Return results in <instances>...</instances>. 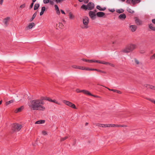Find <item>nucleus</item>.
I'll return each instance as SVG.
<instances>
[{"label": "nucleus", "instance_id": "nucleus-37", "mask_svg": "<svg viewBox=\"0 0 155 155\" xmlns=\"http://www.w3.org/2000/svg\"><path fill=\"white\" fill-rule=\"evenodd\" d=\"M40 100V104H42V105H44L45 104L44 102L43 101L44 100H42L41 99H41L39 100Z\"/></svg>", "mask_w": 155, "mask_h": 155}, {"label": "nucleus", "instance_id": "nucleus-28", "mask_svg": "<svg viewBox=\"0 0 155 155\" xmlns=\"http://www.w3.org/2000/svg\"><path fill=\"white\" fill-rule=\"evenodd\" d=\"M39 7V4H36L35 5L34 7V10H37Z\"/></svg>", "mask_w": 155, "mask_h": 155}, {"label": "nucleus", "instance_id": "nucleus-12", "mask_svg": "<svg viewBox=\"0 0 155 155\" xmlns=\"http://www.w3.org/2000/svg\"><path fill=\"white\" fill-rule=\"evenodd\" d=\"M10 19L9 17H8L5 18H4L3 20V22L5 25L7 26L8 25L7 22L8 20H9Z\"/></svg>", "mask_w": 155, "mask_h": 155}, {"label": "nucleus", "instance_id": "nucleus-26", "mask_svg": "<svg viewBox=\"0 0 155 155\" xmlns=\"http://www.w3.org/2000/svg\"><path fill=\"white\" fill-rule=\"evenodd\" d=\"M81 9H84L85 10H87V5H86L83 4V5L81 7Z\"/></svg>", "mask_w": 155, "mask_h": 155}, {"label": "nucleus", "instance_id": "nucleus-49", "mask_svg": "<svg viewBox=\"0 0 155 155\" xmlns=\"http://www.w3.org/2000/svg\"><path fill=\"white\" fill-rule=\"evenodd\" d=\"M54 7L55 10L59 9V8L57 5H54Z\"/></svg>", "mask_w": 155, "mask_h": 155}, {"label": "nucleus", "instance_id": "nucleus-56", "mask_svg": "<svg viewBox=\"0 0 155 155\" xmlns=\"http://www.w3.org/2000/svg\"><path fill=\"white\" fill-rule=\"evenodd\" d=\"M60 11H61V13L62 14H65V12H64L63 10L61 9L60 10Z\"/></svg>", "mask_w": 155, "mask_h": 155}, {"label": "nucleus", "instance_id": "nucleus-64", "mask_svg": "<svg viewBox=\"0 0 155 155\" xmlns=\"http://www.w3.org/2000/svg\"><path fill=\"white\" fill-rule=\"evenodd\" d=\"M3 0H0V4L2 5V4Z\"/></svg>", "mask_w": 155, "mask_h": 155}, {"label": "nucleus", "instance_id": "nucleus-58", "mask_svg": "<svg viewBox=\"0 0 155 155\" xmlns=\"http://www.w3.org/2000/svg\"><path fill=\"white\" fill-rule=\"evenodd\" d=\"M117 93L119 94H121V92L120 91H118L117 90V91L116 92Z\"/></svg>", "mask_w": 155, "mask_h": 155}, {"label": "nucleus", "instance_id": "nucleus-51", "mask_svg": "<svg viewBox=\"0 0 155 155\" xmlns=\"http://www.w3.org/2000/svg\"><path fill=\"white\" fill-rule=\"evenodd\" d=\"M56 11L57 14L58 15H60V12L59 11V10L58 9V10H56Z\"/></svg>", "mask_w": 155, "mask_h": 155}, {"label": "nucleus", "instance_id": "nucleus-15", "mask_svg": "<svg viewBox=\"0 0 155 155\" xmlns=\"http://www.w3.org/2000/svg\"><path fill=\"white\" fill-rule=\"evenodd\" d=\"M149 28L152 30L155 31V26H153V25L152 23L148 24Z\"/></svg>", "mask_w": 155, "mask_h": 155}, {"label": "nucleus", "instance_id": "nucleus-43", "mask_svg": "<svg viewBox=\"0 0 155 155\" xmlns=\"http://www.w3.org/2000/svg\"><path fill=\"white\" fill-rule=\"evenodd\" d=\"M89 63L95 62L94 60L88 59L87 62Z\"/></svg>", "mask_w": 155, "mask_h": 155}, {"label": "nucleus", "instance_id": "nucleus-52", "mask_svg": "<svg viewBox=\"0 0 155 155\" xmlns=\"http://www.w3.org/2000/svg\"><path fill=\"white\" fill-rule=\"evenodd\" d=\"M102 127H109V124H103V126H102Z\"/></svg>", "mask_w": 155, "mask_h": 155}, {"label": "nucleus", "instance_id": "nucleus-19", "mask_svg": "<svg viewBox=\"0 0 155 155\" xmlns=\"http://www.w3.org/2000/svg\"><path fill=\"white\" fill-rule=\"evenodd\" d=\"M35 25V24L34 22H32L29 24L28 26L27 27L29 29H31Z\"/></svg>", "mask_w": 155, "mask_h": 155}, {"label": "nucleus", "instance_id": "nucleus-40", "mask_svg": "<svg viewBox=\"0 0 155 155\" xmlns=\"http://www.w3.org/2000/svg\"><path fill=\"white\" fill-rule=\"evenodd\" d=\"M45 9H46V8H45V6L42 7L41 8V11L44 12L45 11Z\"/></svg>", "mask_w": 155, "mask_h": 155}, {"label": "nucleus", "instance_id": "nucleus-1", "mask_svg": "<svg viewBox=\"0 0 155 155\" xmlns=\"http://www.w3.org/2000/svg\"><path fill=\"white\" fill-rule=\"evenodd\" d=\"M30 107L34 110H43L45 109L44 107L40 104L39 100H32L30 101Z\"/></svg>", "mask_w": 155, "mask_h": 155}, {"label": "nucleus", "instance_id": "nucleus-18", "mask_svg": "<svg viewBox=\"0 0 155 155\" xmlns=\"http://www.w3.org/2000/svg\"><path fill=\"white\" fill-rule=\"evenodd\" d=\"M45 120H39L36 121L35 122V124H42L45 123Z\"/></svg>", "mask_w": 155, "mask_h": 155}, {"label": "nucleus", "instance_id": "nucleus-44", "mask_svg": "<svg viewBox=\"0 0 155 155\" xmlns=\"http://www.w3.org/2000/svg\"><path fill=\"white\" fill-rule=\"evenodd\" d=\"M109 127H116V124H109Z\"/></svg>", "mask_w": 155, "mask_h": 155}, {"label": "nucleus", "instance_id": "nucleus-35", "mask_svg": "<svg viewBox=\"0 0 155 155\" xmlns=\"http://www.w3.org/2000/svg\"><path fill=\"white\" fill-rule=\"evenodd\" d=\"M70 106H70V107H71L73 109H77V108L76 107L75 105L74 104L72 103V104Z\"/></svg>", "mask_w": 155, "mask_h": 155}, {"label": "nucleus", "instance_id": "nucleus-17", "mask_svg": "<svg viewBox=\"0 0 155 155\" xmlns=\"http://www.w3.org/2000/svg\"><path fill=\"white\" fill-rule=\"evenodd\" d=\"M96 8L98 9L100 11H104L106 9V7H104L103 8H101L100 5H97L96 6Z\"/></svg>", "mask_w": 155, "mask_h": 155}, {"label": "nucleus", "instance_id": "nucleus-55", "mask_svg": "<svg viewBox=\"0 0 155 155\" xmlns=\"http://www.w3.org/2000/svg\"><path fill=\"white\" fill-rule=\"evenodd\" d=\"M89 0H84V3L85 4L89 2Z\"/></svg>", "mask_w": 155, "mask_h": 155}, {"label": "nucleus", "instance_id": "nucleus-34", "mask_svg": "<svg viewBox=\"0 0 155 155\" xmlns=\"http://www.w3.org/2000/svg\"><path fill=\"white\" fill-rule=\"evenodd\" d=\"M68 138V136H66L64 137H62L60 141H63L64 140H66V139H67Z\"/></svg>", "mask_w": 155, "mask_h": 155}, {"label": "nucleus", "instance_id": "nucleus-9", "mask_svg": "<svg viewBox=\"0 0 155 155\" xmlns=\"http://www.w3.org/2000/svg\"><path fill=\"white\" fill-rule=\"evenodd\" d=\"M105 15V14L104 12H97L96 13V15L98 17H103Z\"/></svg>", "mask_w": 155, "mask_h": 155}, {"label": "nucleus", "instance_id": "nucleus-63", "mask_svg": "<svg viewBox=\"0 0 155 155\" xmlns=\"http://www.w3.org/2000/svg\"><path fill=\"white\" fill-rule=\"evenodd\" d=\"M44 13V12H42L41 11V12H40V16L42 15Z\"/></svg>", "mask_w": 155, "mask_h": 155}, {"label": "nucleus", "instance_id": "nucleus-57", "mask_svg": "<svg viewBox=\"0 0 155 155\" xmlns=\"http://www.w3.org/2000/svg\"><path fill=\"white\" fill-rule=\"evenodd\" d=\"M148 99V100H149V101H150L151 102H153L154 104H155V100H151V99Z\"/></svg>", "mask_w": 155, "mask_h": 155}, {"label": "nucleus", "instance_id": "nucleus-8", "mask_svg": "<svg viewBox=\"0 0 155 155\" xmlns=\"http://www.w3.org/2000/svg\"><path fill=\"white\" fill-rule=\"evenodd\" d=\"M126 18V15L124 13H123L122 14L120 15L118 17V19H121V20H123L125 19Z\"/></svg>", "mask_w": 155, "mask_h": 155}, {"label": "nucleus", "instance_id": "nucleus-27", "mask_svg": "<svg viewBox=\"0 0 155 155\" xmlns=\"http://www.w3.org/2000/svg\"><path fill=\"white\" fill-rule=\"evenodd\" d=\"M69 18L70 19H72L74 18V16L73 15V14L71 12H70L69 13Z\"/></svg>", "mask_w": 155, "mask_h": 155}, {"label": "nucleus", "instance_id": "nucleus-42", "mask_svg": "<svg viewBox=\"0 0 155 155\" xmlns=\"http://www.w3.org/2000/svg\"><path fill=\"white\" fill-rule=\"evenodd\" d=\"M126 2L127 4H130L131 2L132 3V0H127Z\"/></svg>", "mask_w": 155, "mask_h": 155}, {"label": "nucleus", "instance_id": "nucleus-4", "mask_svg": "<svg viewBox=\"0 0 155 155\" xmlns=\"http://www.w3.org/2000/svg\"><path fill=\"white\" fill-rule=\"evenodd\" d=\"M22 127L21 125L17 124H13L12 125L11 130L12 132L19 131Z\"/></svg>", "mask_w": 155, "mask_h": 155}, {"label": "nucleus", "instance_id": "nucleus-62", "mask_svg": "<svg viewBox=\"0 0 155 155\" xmlns=\"http://www.w3.org/2000/svg\"><path fill=\"white\" fill-rule=\"evenodd\" d=\"M111 91H113L114 92H116L117 91V90L111 89Z\"/></svg>", "mask_w": 155, "mask_h": 155}, {"label": "nucleus", "instance_id": "nucleus-41", "mask_svg": "<svg viewBox=\"0 0 155 155\" xmlns=\"http://www.w3.org/2000/svg\"><path fill=\"white\" fill-rule=\"evenodd\" d=\"M34 2H32V3H31L30 4V5L29 6V9H31L33 7L34 5Z\"/></svg>", "mask_w": 155, "mask_h": 155}, {"label": "nucleus", "instance_id": "nucleus-21", "mask_svg": "<svg viewBox=\"0 0 155 155\" xmlns=\"http://www.w3.org/2000/svg\"><path fill=\"white\" fill-rule=\"evenodd\" d=\"M144 86L146 87L147 89H152L153 88V86L152 85L147 84H145L144 85Z\"/></svg>", "mask_w": 155, "mask_h": 155}, {"label": "nucleus", "instance_id": "nucleus-20", "mask_svg": "<svg viewBox=\"0 0 155 155\" xmlns=\"http://www.w3.org/2000/svg\"><path fill=\"white\" fill-rule=\"evenodd\" d=\"M140 2V0H132V3L133 4V6L136 4H137Z\"/></svg>", "mask_w": 155, "mask_h": 155}, {"label": "nucleus", "instance_id": "nucleus-59", "mask_svg": "<svg viewBox=\"0 0 155 155\" xmlns=\"http://www.w3.org/2000/svg\"><path fill=\"white\" fill-rule=\"evenodd\" d=\"M82 60L83 61H85V62H87V60H88V59H84V58H82Z\"/></svg>", "mask_w": 155, "mask_h": 155}, {"label": "nucleus", "instance_id": "nucleus-50", "mask_svg": "<svg viewBox=\"0 0 155 155\" xmlns=\"http://www.w3.org/2000/svg\"><path fill=\"white\" fill-rule=\"evenodd\" d=\"M49 2L51 5H53L54 4L53 2L51 0H50Z\"/></svg>", "mask_w": 155, "mask_h": 155}, {"label": "nucleus", "instance_id": "nucleus-53", "mask_svg": "<svg viewBox=\"0 0 155 155\" xmlns=\"http://www.w3.org/2000/svg\"><path fill=\"white\" fill-rule=\"evenodd\" d=\"M82 90H80L78 89H77L76 90V91L77 93H80V92H82Z\"/></svg>", "mask_w": 155, "mask_h": 155}, {"label": "nucleus", "instance_id": "nucleus-5", "mask_svg": "<svg viewBox=\"0 0 155 155\" xmlns=\"http://www.w3.org/2000/svg\"><path fill=\"white\" fill-rule=\"evenodd\" d=\"M94 6V3L92 2H89L88 3L87 5V9L88 10H90L93 9Z\"/></svg>", "mask_w": 155, "mask_h": 155}, {"label": "nucleus", "instance_id": "nucleus-38", "mask_svg": "<svg viewBox=\"0 0 155 155\" xmlns=\"http://www.w3.org/2000/svg\"><path fill=\"white\" fill-rule=\"evenodd\" d=\"M26 4L25 3H24V4L21 5L20 6V7L21 8H23L25 7Z\"/></svg>", "mask_w": 155, "mask_h": 155}, {"label": "nucleus", "instance_id": "nucleus-14", "mask_svg": "<svg viewBox=\"0 0 155 155\" xmlns=\"http://www.w3.org/2000/svg\"><path fill=\"white\" fill-rule=\"evenodd\" d=\"M63 102L65 104L68 105V106H69V107L71 106L70 105H71L72 103L71 102L69 101H66V100H63Z\"/></svg>", "mask_w": 155, "mask_h": 155}, {"label": "nucleus", "instance_id": "nucleus-7", "mask_svg": "<svg viewBox=\"0 0 155 155\" xmlns=\"http://www.w3.org/2000/svg\"><path fill=\"white\" fill-rule=\"evenodd\" d=\"M82 93L84 94H86L88 95L91 96H94V95L92 94L89 91H88L85 90H82Z\"/></svg>", "mask_w": 155, "mask_h": 155}, {"label": "nucleus", "instance_id": "nucleus-32", "mask_svg": "<svg viewBox=\"0 0 155 155\" xmlns=\"http://www.w3.org/2000/svg\"><path fill=\"white\" fill-rule=\"evenodd\" d=\"M95 62L97 63L100 64H104V61H101L100 60H94Z\"/></svg>", "mask_w": 155, "mask_h": 155}, {"label": "nucleus", "instance_id": "nucleus-45", "mask_svg": "<svg viewBox=\"0 0 155 155\" xmlns=\"http://www.w3.org/2000/svg\"><path fill=\"white\" fill-rule=\"evenodd\" d=\"M50 0H44L43 2L45 4H47L49 2Z\"/></svg>", "mask_w": 155, "mask_h": 155}, {"label": "nucleus", "instance_id": "nucleus-29", "mask_svg": "<svg viewBox=\"0 0 155 155\" xmlns=\"http://www.w3.org/2000/svg\"><path fill=\"white\" fill-rule=\"evenodd\" d=\"M104 64L105 65H109L112 67H114V64L108 62H104Z\"/></svg>", "mask_w": 155, "mask_h": 155}, {"label": "nucleus", "instance_id": "nucleus-24", "mask_svg": "<svg viewBox=\"0 0 155 155\" xmlns=\"http://www.w3.org/2000/svg\"><path fill=\"white\" fill-rule=\"evenodd\" d=\"M116 11L117 13L120 14L123 13L124 12V10L123 9L121 8L120 9H117Z\"/></svg>", "mask_w": 155, "mask_h": 155}, {"label": "nucleus", "instance_id": "nucleus-22", "mask_svg": "<svg viewBox=\"0 0 155 155\" xmlns=\"http://www.w3.org/2000/svg\"><path fill=\"white\" fill-rule=\"evenodd\" d=\"M37 15V12H36L33 15L32 18L30 19L29 21H32L36 16Z\"/></svg>", "mask_w": 155, "mask_h": 155}, {"label": "nucleus", "instance_id": "nucleus-39", "mask_svg": "<svg viewBox=\"0 0 155 155\" xmlns=\"http://www.w3.org/2000/svg\"><path fill=\"white\" fill-rule=\"evenodd\" d=\"M52 102H54V103H55L56 104H57L58 105H60V103H59L58 102V101H57L55 100L54 99V100H53V101H52Z\"/></svg>", "mask_w": 155, "mask_h": 155}, {"label": "nucleus", "instance_id": "nucleus-60", "mask_svg": "<svg viewBox=\"0 0 155 155\" xmlns=\"http://www.w3.org/2000/svg\"><path fill=\"white\" fill-rule=\"evenodd\" d=\"M110 11L112 12H113L115 11V10L114 9H111V10H110Z\"/></svg>", "mask_w": 155, "mask_h": 155}, {"label": "nucleus", "instance_id": "nucleus-13", "mask_svg": "<svg viewBox=\"0 0 155 155\" xmlns=\"http://www.w3.org/2000/svg\"><path fill=\"white\" fill-rule=\"evenodd\" d=\"M130 28H131V31L134 32L136 30L137 26L135 25H131L130 26Z\"/></svg>", "mask_w": 155, "mask_h": 155}, {"label": "nucleus", "instance_id": "nucleus-23", "mask_svg": "<svg viewBox=\"0 0 155 155\" xmlns=\"http://www.w3.org/2000/svg\"><path fill=\"white\" fill-rule=\"evenodd\" d=\"M84 70H87V71H96V68H87L86 67H85L84 68Z\"/></svg>", "mask_w": 155, "mask_h": 155}, {"label": "nucleus", "instance_id": "nucleus-30", "mask_svg": "<svg viewBox=\"0 0 155 155\" xmlns=\"http://www.w3.org/2000/svg\"><path fill=\"white\" fill-rule=\"evenodd\" d=\"M127 11L129 13L131 14L134 13V11L132 10L130 8H128L127 9Z\"/></svg>", "mask_w": 155, "mask_h": 155}, {"label": "nucleus", "instance_id": "nucleus-46", "mask_svg": "<svg viewBox=\"0 0 155 155\" xmlns=\"http://www.w3.org/2000/svg\"><path fill=\"white\" fill-rule=\"evenodd\" d=\"M84 68L82 66H78V69L82 70H84Z\"/></svg>", "mask_w": 155, "mask_h": 155}, {"label": "nucleus", "instance_id": "nucleus-31", "mask_svg": "<svg viewBox=\"0 0 155 155\" xmlns=\"http://www.w3.org/2000/svg\"><path fill=\"white\" fill-rule=\"evenodd\" d=\"M14 102V100H11L8 101L6 103V105H8L11 103H13Z\"/></svg>", "mask_w": 155, "mask_h": 155}, {"label": "nucleus", "instance_id": "nucleus-10", "mask_svg": "<svg viewBox=\"0 0 155 155\" xmlns=\"http://www.w3.org/2000/svg\"><path fill=\"white\" fill-rule=\"evenodd\" d=\"M135 22L136 24L137 25H140L142 24V21L140 20L137 17L135 18Z\"/></svg>", "mask_w": 155, "mask_h": 155}, {"label": "nucleus", "instance_id": "nucleus-16", "mask_svg": "<svg viewBox=\"0 0 155 155\" xmlns=\"http://www.w3.org/2000/svg\"><path fill=\"white\" fill-rule=\"evenodd\" d=\"M56 26H58L60 29H63L64 28V25L61 22H59L58 24H56Z\"/></svg>", "mask_w": 155, "mask_h": 155}, {"label": "nucleus", "instance_id": "nucleus-3", "mask_svg": "<svg viewBox=\"0 0 155 155\" xmlns=\"http://www.w3.org/2000/svg\"><path fill=\"white\" fill-rule=\"evenodd\" d=\"M89 22V19L87 16H85L83 20V25H81V27L82 29H87L88 28V24Z\"/></svg>", "mask_w": 155, "mask_h": 155}, {"label": "nucleus", "instance_id": "nucleus-11", "mask_svg": "<svg viewBox=\"0 0 155 155\" xmlns=\"http://www.w3.org/2000/svg\"><path fill=\"white\" fill-rule=\"evenodd\" d=\"M24 107L23 106H21L19 108H17L15 110V113H18V112H20L22 111V110L24 109Z\"/></svg>", "mask_w": 155, "mask_h": 155}, {"label": "nucleus", "instance_id": "nucleus-61", "mask_svg": "<svg viewBox=\"0 0 155 155\" xmlns=\"http://www.w3.org/2000/svg\"><path fill=\"white\" fill-rule=\"evenodd\" d=\"M42 133L45 135L47 134L46 132L45 131H43Z\"/></svg>", "mask_w": 155, "mask_h": 155}, {"label": "nucleus", "instance_id": "nucleus-47", "mask_svg": "<svg viewBox=\"0 0 155 155\" xmlns=\"http://www.w3.org/2000/svg\"><path fill=\"white\" fill-rule=\"evenodd\" d=\"M134 60H135V63H136V64H139V61L136 58H135L134 59Z\"/></svg>", "mask_w": 155, "mask_h": 155}, {"label": "nucleus", "instance_id": "nucleus-6", "mask_svg": "<svg viewBox=\"0 0 155 155\" xmlns=\"http://www.w3.org/2000/svg\"><path fill=\"white\" fill-rule=\"evenodd\" d=\"M89 15L92 19L94 20L96 18V14L95 13V12H93L92 11H90L89 12Z\"/></svg>", "mask_w": 155, "mask_h": 155}, {"label": "nucleus", "instance_id": "nucleus-2", "mask_svg": "<svg viewBox=\"0 0 155 155\" xmlns=\"http://www.w3.org/2000/svg\"><path fill=\"white\" fill-rule=\"evenodd\" d=\"M136 45L134 44H130L126 46V48L120 51L121 52L128 53L135 49L136 48Z\"/></svg>", "mask_w": 155, "mask_h": 155}, {"label": "nucleus", "instance_id": "nucleus-54", "mask_svg": "<svg viewBox=\"0 0 155 155\" xmlns=\"http://www.w3.org/2000/svg\"><path fill=\"white\" fill-rule=\"evenodd\" d=\"M152 22L155 25V18L151 20Z\"/></svg>", "mask_w": 155, "mask_h": 155}, {"label": "nucleus", "instance_id": "nucleus-36", "mask_svg": "<svg viewBox=\"0 0 155 155\" xmlns=\"http://www.w3.org/2000/svg\"><path fill=\"white\" fill-rule=\"evenodd\" d=\"M155 59V53L150 57V60H153Z\"/></svg>", "mask_w": 155, "mask_h": 155}, {"label": "nucleus", "instance_id": "nucleus-48", "mask_svg": "<svg viewBox=\"0 0 155 155\" xmlns=\"http://www.w3.org/2000/svg\"><path fill=\"white\" fill-rule=\"evenodd\" d=\"M72 67L74 68H77L78 69V66L75 65H73L72 66Z\"/></svg>", "mask_w": 155, "mask_h": 155}, {"label": "nucleus", "instance_id": "nucleus-33", "mask_svg": "<svg viewBox=\"0 0 155 155\" xmlns=\"http://www.w3.org/2000/svg\"><path fill=\"white\" fill-rule=\"evenodd\" d=\"M96 71H97V72H101V73H104V74H106V72H105V71H103L101 70H99V69H96Z\"/></svg>", "mask_w": 155, "mask_h": 155}, {"label": "nucleus", "instance_id": "nucleus-25", "mask_svg": "<svg viewBox=\"0 0 155 155\" xmlns=\"http://www.w3.org/2000/svg\"><path fill=\"white\" fill-rule=\"evenodd\" d=\"M50 99H51V98L50 97H41L42 100L48 101H49Z\"/></svg>", "mask_w": 155, "mask_h": 155}]
</instances>
